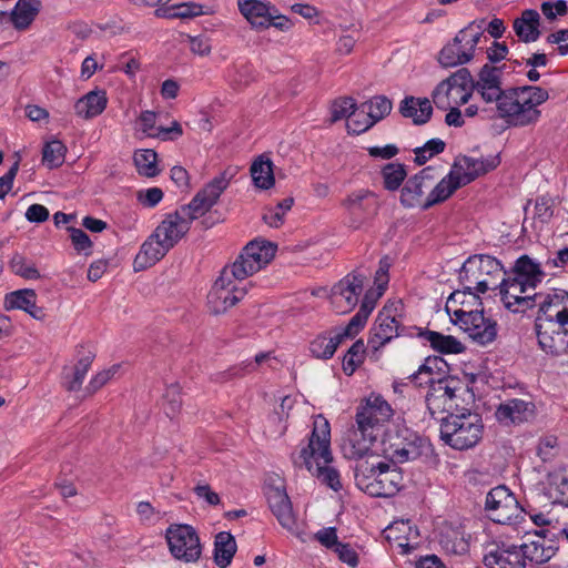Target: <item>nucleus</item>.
Returning <instances> with one entry per match:
<instances>
[{
    "label": "nucleus",
    "instance_id": "6e6d98bb",
    "mask_svg": "<svg viewBox=\"0 0 568 568\" xmlns=\"http://www.w3.org/2000/svg\"><path fill=\"white\" fill-rule=\"evenodd\" d=\"M373 125L374 121H372L371 116L362 108V105L354 111L352 116L346 122L347 132L351 134L364 133Z\"/></svg>",
    "mask_w": 568,
    "mask_h": 568
},
{
    "label": "nucleus",
    "instance_id": "1a4fd4ad",
    "mask_svg": "<svg viewBox=\"0 0 568 568\" xmlns=\"http://www.w3.org/2000/svg\"><path fill=\"white\" fill-rule=\"evenodd\" d=\"M501 274L506 275L503 264L491 255L475 254L464 261V281L481 294L496 288Z\"/></svg>",
    "mask_w": 568,
    "mask_h": 568
},
{
    "label": "nucleus",
    "instance_id": "8fccbe9b",
    "mask_svg": "<svg viewBox=\"0 0 568 568\" xmlns=\"http://www.w3.org/2000/svg\"><path fill=\"white\" fill-rule=\"evenodd\" d=\"M92 362L93 355L89 352L78 359L71 374L65 375V385L69 390H78L81 387Z\"/></svg>",
    "mask_w": 568,
    "mask_h": 568
},
{
    "label": "nucleus",
    "instance_id": "603ef678",
    "mask_svg": "<svg viewBox=\"0 0 568 568\" xmlns=\"http://www.w3.org/2000/svg\"><path fill=\"white\" fill-rule=\"evenodd\" d=\"M67 148L59 140H52L43 146L42 162L49 169L60 166L65 158Z\"/></svg>",
    "mask_w": 568,
    "mask_h": 568
},
{
    "label": "nucleus",
    "instance_id": "ea45409f",
    "mask_svg": "<svg viewBox=\"0 0 568 568\" xmlns=\"http://www.w3.org/2000/svg\"><path fill=\"white\" fill-rule=\"evenodd\" d=\"M373 199H375L373 192L359 189L348 193L343 200L342 205L351 215L362 216L367 213L371 200Z\"/></svg>",
    "mask_w": 568,
    "mask_h": 568
},
{
    "label": "nucleus",
    "instance_id": "39448f33",
    "mask_svg": "<svg viewBox=\"0 0 568 568\" xmlns=\"http://www.w3.org/2000/svg\"><path fill=\"white\" fill-rule=\"evenodd\" d=\"M356 486L373 497H392L403 486L400 470L388 463L372 464L369 469H358L355 474Z\"/></svg>",
    "mask_w": 568,
    "mask_h": 568
},
{
    "label": "nucleus",
    "instance_id": "c85d7f7f",
    "mask_svg": "<svg viewBox=\"0 0 568 568\" xmlns=\"http://www.w3.org/2000/svg\"><path fill=\"white\" fill-rule=\"evenodd\" d=\"M3 306L7 311L22 310L36 320L44 317L43 310L37 306V294L33 290L24 288L8 293Z\"/></svg>",
    "mask_w": 568,
    "mask_h": 568
},
{
    "label": "nucleus",
    "instance_id": "2f4dec72",
    "mask_svg": "<svg viewBox=\"0 0 568 568\" xmlns=\"http://www.w3.org/2000/svg\"><path fill=\"white\" fill-rule=\"evenodd\" d=\"M524 555V565L529 560L536 564H544L551 559L556 554V548L551 540L546 539L544 536L536 535L532 539L519 545Z\"/></svg>",
    "mask_w": 568,
    "mask_h": 568
},
{
    "label": "nucleus",
    "instance_id": "c756f323",
    "mask_svg": "<svg viewBox=\"0 0 568 568\" xmlns=\"http://www.w3.org/2000/svg\"><path fill=\"white\" fill-rule=\"evenodd\" d=\"M448 372L449 366L443 357L428 356L419 366L418 371L410 376V378L419 386H434L437 383V379L443 378V375Z\"/></svg>",
    "mask_w": 568,
    "mask_h": 568
},
{
    "label": "nucleus",
    "instance_id": "864d4df0",
    "mask_svg": "<svg viewBox=\"0 0 568 568\" xmlns=\"http://www.w3.org/2000/svg\"><path fill=\"white\" fill-rule=\"evenodd\" d=\"M362 108L367 112L375 124L390 113L393 105L390 100L386 97L377 95L363 103Z\"/></svg>",
    "mask_w": 568,
    "mask_h": 568
},
{
    "label": "nucleus",
    "instance_id": "bf43d9fd",
    "mask_svg": "<svg viewBox=\"0 0 568 568\" xmlns=\"http://www.w3.org/2000/svg\"><path fill=\"white\" fill-rule=\"evenodd\" d=\"M120 368H121L120 364H113L110 367L98 372L90 379L85 390L90 395L94 394L100 388H102L104 385H106L112 378H114V376L119 373Z\"/></svg>",
    "mask_w": 568,
    "mask_h": 568
},
{
    "label": "nucleus",
    "instance_id": "58836bf2",
    "mask_svg": "<svg viewBox=\"0 0 568 568\" xmlns=\"http://www.w3.org/2000/svg\"><path fill=\"white\" fill-rule=\"evenodd\" d=\"M442 440L454 449H462V416L449 414L440 423Z\"/></svg>",
    "mask_w": 568,
    "mask_h": 568
},
{
    "label": "nucleus",
    "instance_id": "dca6fc26",
    "mask_svg": "<svg viewBox=\"0 0 568 568\" xmlns=\"http://www.w3.org/2000/svg\"><path fill=\"white\" fill-rule=\"evenodd\" d=\"M485 506L491 520L503 525L516 520L523 511L516 496L504 485L487 494Z\"/></svg>",
    "mask_w": 568,
    "mask_h": 568
},
{
    "label": "nucleus",
    "instance_id": "393cba45",
    "mask_svg": "<svg viewBox=\"0 0 568 568\" xmlns=\"http://www.w3.org/2000/svg\"><path fill=\"white\" fill-rule=\"evenodd\" d=\"M108 94L102 88H94L74 103V113L83 120H91L104 112L108 106Z\"/></svg>",
    "mask_w": 568,
    "mask_h": 568
},
{
    "label": "nucleus",
    "instance_id": "052dcab7",
    "mask_svg": "<svg viewBox=\"0 0 568 568\" xmlns=\"http://www.w3.org/2000/svg\"><path fill=\"white\" fill-rule=\"evenodd\" d=\"M356 109L357 106L353 98L345 97L337 99L331 106L332 121L336 122L342 119H346L347 121Z\"/></svg>",
    "mask_w": 568,
    "mask_h": 568
},
{
    "label": "nucleus",
    "instance_id": "423d86ee",
    "mask_svg": "<svg viewBox=\"0 0 568 568\" xmlns=\"http://www.w3.org/2000/svg\"><path fill=\"white\" fill-rule=\"evenodd\" d=\"M241 16L253 30L264 31L275 28L287 32L292 29V20L282 14L278 8L268 0H236Z\"/></svg>",
    "mask_w": 568,
    "mask_h": 568
},
{
    "label": "nucleus",
    "instance_id": "e2e57ef3",
    "mask_svg": "<svg viewBox=\"0 0 568 568\" xmlns=\"http://www.w3.org/2000/svg\"><path fill=\"white\" fill-rule=\"evenodd\" d=\"M554 215L551 201L545 196L538 197L535 202L532 217L541 224L547 223Z\"/></svg>",
    "mask_w": 568,
    "mask_h": 568
},
{
    "label": "nucleus",
    "instance_id": "b1692460",
    "mask_svg": "<svg viewBox=\"0 0 568 568\" xmlns=\"http://www.w3.org/2000/svg\"><path fill=\"white\" fill-rule=\"evenodd\" d=\"M267 500L273 515L280 525L288 531L296 528V518L294 516L291 500L282 488H271L267 493Z\"/></svg>",
    "mask_w": 568,
    "mask_h": 568
},
{
    "label": "nucleus",
    "instance_id": "de8ad7c7",
    "mask_svg": "<svg viewBox=\"0 0 568 568\" xmlns=\"http://www.w3.org/2000/svg\"><path fill=\"white\" fill-rule=\"evenodd\" d=\"M459 31L453 41L446 43L438 53V63L443 68H455L462 63V40L459 39Z\"/></svg>",
    "mask_w": 568,
    "mask_h": 568
},
{
    "label": "nucleus",
    "instance_id": "aec40b11",
    "mask_svg": "<svg viewBox=\"0 0 568 568\" xmlns=\"http://www.w3.org/2000/svg\"><path fill=\"white\" fill-rule=\"evenodd\" d=\"M230 184V176L223 172L210 181L192 201L186 204L195 216H203L219 200L223 191Z\"/></svg>",
    "mask_w": 568,
    "mask_h": 568
},
{
    "label": "nucleus",
    "instance_id": "4c0bfd02",
    "mask_svg": "<svg viewBox=\"0 0 568 568\" xmlns=\"http://www.w3.org/2000/svg\"><path fill=\"white\" fill-rule=\"evenodd\" d=\"M237 546L234 537L229 531H221L214 540V561L220 568H226L235 552Z\"/></svg>",
    "mask_w": 568,
    "mask_h": 568
},
{
    "label": "nucleus",
    "instance_id": "f8f14e48",
    "mask_svg": "<svg viewBox=\"0 0 568 568\" xmlns=\"http://www.w3.org/2000/svg\"><path fill=\"white\" fill-rule=\"evenodd\" d=\"M503 69L486 63L474 79L470 72L464 68V91L468 84L473 92L477 93L486 103H497L505 93L503 89Z\"/></svg>",
    "mask_w": 568,
    "mask_h": 568
},
{
    "label": "nucleus",
    "instance_id": "4be33fe9",
    "mask_svg": "<svg viewBox=\"0 0 568 568\" xmlns=\"http://www.w3.org/2000/svg\"><path fill=\"white\" fill-rule=\"evenodd\" d=\"M434 104L442 110H448L462 102V70L455 71L439 82L432 94Z\"/></svg>",
    "mask_w": 568,
    "mask_h": 568
},
{
    "label": "nucleus",
    "instance_id": "f257e3e1",
    "mask_svg": "<svg viewBox=\"0 0 568 568\" xmlns=\"http://www.w3.org/2000/svg\"><path fill=\"white\" fill-rule=\"evenodd\" d=\"M390 261L383 257L379 261L378 268L375 273L374 286L369 288L362 301L358 312L351 318L348 324L343 328H336L327 334L316 336L310 344L311 354L320 359L332 358L338 345L346 338H352L364 327L369 314L375 308L377 300L387 288L389 276L388 271Z\"/></svg>",
    "mask_w": 568,
    "mask_h": 568
},
{
    "label": "nucleus",
    "instance_id": "72a5a7b5",
    "mask_svg": "<svg viewBox=\"0 0 568 568\" xmlns=\"http://www.w3.org/2000/svg\"><path fill=\"white\" fill-rule=\"evenodd\" d=\"M400 113L415 124H424L430 119L433 106L427 98L407 97L402 101Z\"/></svg>",
    "mask_w": 568,
    "mask_h": 568
},
{
    "label": "nucleus",
    "instance_id": "20e7f679",
    "mask_svg": "<svg viewBox=\"0 0 568 568\" xmlns=\"http://www.w3.org/2000/svg\"><path fill=\"white\" fill-rule=\"evenodd\" d=\"M549 99L546 89L537 85L508 88L497 101L496 111L509 126H528L539 121V105Z\"/></svg>",
    "mask_w": 568,
    "mask_h": 568
},
{
    "label": "nucleus",
    "instance_id": "2eb2a0df",
    "mask_svg": "<svg viewBox=\"0 0 568 568\" xmlns=\"http://www.w3.org/2000/svg\"><path fill=\"white\" fill-rule=\"evenodd\" d=\"M197 219L187 205H182L166 214L153 232L155 237H160L172 248L186 235L193 221Z\"/></svg>",
    "mask_w": 568,
    "mask_h": 568
},
{
    "label": "nucleus",
    "instance_id": "680f3d73",
    "mask_svg": "<svg viewBox=\"0 0 568 568\" xmlns=\"http://www.w3.org/2000/svg\"><path fill=\"white\" fill-rule=\"evenodd\" d=\"M187 44L192 53L206 57L212 51V40L205 34L187 36Z\"/></svg>",
    "mask_w": 568,
    "mask_h": 568
},
{
    "label": "nucleus",
    "instance_id": "0eeeda50",
    "mask_svg": "<svg viewBox=\"0 0 568 568\" xmlns=\"http://www.w3.org/2000/svg\"><path fill=\"white\" fill-rule=\"evenodd\" d=\"M250 286L251 283L237 280L231 270L224 267L209 292L210 310L214 314L225 313L244 298Z\"/></svg>",
    "mask_w": 568,
    "mask_h": 568
},
{
    "label": "nucleus",
    "instance_id": "9b49d317",
    "mask_svg": "<svg viewBox=\"0 0 568 568\" xmlns=\"http://www.w3.org/2000/svg\"><path fill=\"white\" fill-rule=\"evenodd\" d=\"M171 555L183 562H195L202 554L197 531L186 524H172L165 530Z\"/></svg>",
    "mask_w": 568,
    "mask_h": 568
},
{
    "label": "nucleus",
    "instance_id": "79ce46f5",
    "mask_svg": "<svg viewBox=\"0 0 568 568\" xmlns=\"http://www.w3.org/2000/svg\"><path fill=\"white\" fill-rule=\"evenodd\" d=\"M483 432L481 416L478 413L464 412V449L476 446L483 437Z\"/></svg>",
    "mask_w": 568,
    "mask_h": 568
},
{
    "label": "nucleus",
    "instance_id": "9d476101",
    "mask_svg": "<svg viewBox=\"0 0 568 568\" xmlns=\"http://www.w3.org/2000/svg\"><path fill=\"white\" fill-rule=\"evenodd\" d=\"M276 245L264 240H254L245 245L239 257L226 266L237 280H245L264 268L275 256Z\"/></svg>",
    "mask_w": 568,
    "mask_h": 568
},
{
    "label": "nucleus",
    "instance_id": "4d7b16f0",
    "mask_svg": "<svg viewBox=\"0 0 568 568\" xmlns=\"http://www.w3.org/2000/svg\"><path fill=\"white\" fill-rule=\"evenodd\" d=\"M365 345L363 341L355 342L343 359V371L347 375H352L362 364L364 358Z\"/></svg>",
    "mask_w": 568,
    "mask_h": 568
},
{
    "label": "nucleus",
    "instance_id": "c9c22d12",
    "mask_svg": "<svg viewBox=\"0 0 568 568\" xmlns=\"http://www.w3.org/2000/svg\"><path fill=\"white\" fill-rule=\"evenodd\" d=\"M251 176L256 187L268 190L275 183L273 162L265 155H258L251 165Z\"/></svg>",
    "mask_w": 568,
    "mask_h": 568
},
{
    "label": "nucleus",
    "instance_id": "13d9d810",
    "mask_svg": "<svg viewBox=\"0 0 568 568\" xmlns=\"http://www.w3.org/2000/svg\"><path fill=\"white\" fill-rule=\"evenodd\" d=\"M136 130L146 138H158L161 135V126H156V113L153 111H143L136 120Z\"/></svg>",
    "mask_w": 568,
    "mask_h": 568
},
{
    "label": "nucleus",
    "instance_id": "bb28decb",
    "mask_svg": "<svg viewBox=\"0 0 568 568\" xmlns=\"http://www.w3.org/2000/svg\"><path fill=\"white\" fill-rule=\"evenodd\" d=\"M511 275L534 291L546 277L541 264L526 254L516 260Z\"/></svg>",
    "mask_w": 568,
    "mask_h": 568
},
{
    "label": "nucleus",
    "instance_id": "5fc2aeb1",
    "mask_svg": "<svg viewBox=\"0 0 568 568\" xmlns=\"http://www.w3.org/2000/svg\"><path fill=\"white\" fill-rule=\"evenodd\" d=\"M445 142L438 138L428 140L422 146L414 149L415 163L418 165L425 164L428 160L435 155L442 153L445 150Z\"/></svg>",
    "mask_w": 568,
    "mask_h": 568
},
{
    "label": "nucleus",
    "instance_id": "69168bd1",
    "mask_svg": "<svg viewBox=\"0 0 568 568\" xmlns=\"http://www.w3.org/2000/svg\"><path fill=\"white\" fill-rule=\"evenodd\" d=\"M459 293L460 292L458 290L452 292L445 304V311L449 316L450 323L454 325L462 323V302H458L457 300Z\"/></svg>",
    "mask_w": 568,
    "mask_h": 568
},
{
    "label": "nucleus",
    "instance_id": "49530a36",
    "mask_svg": "<svg viewBox=\"0 0 568 568\" xmlns=\"http://www.w3.org/2000/svg\"><path fill=\"white\" fill-rule=\"evenodd\" d=\"M158 17L163 18H194L204 14L203 6L194 2L155 9Z\"/></svg>",
    "mask_w": 568,
    "mask_h": 568
},
{
    "label": "nucleus",
    "instance_id": "4468645a",
    "mask_svg": "<svg viewBox=\"0 0 568 568\" xmlns=\"http://www.w3.org/2000/svg\"><path fill=\"white\" fill-rule=\"evenodd\" d=\"M464 334L473 344L485 347L496 341L498 324L484 308L464 310Z\"/></svg>",
    "mask_w": 568,
    "mask_h": 568
},
{
    "label": "nucleus",
    "instance_id": "ddd939ff",
    "mask_svg": "<svg viewBox=\"0 0 568 568\" xmlns=\"http://www.w3.org/2000/svg\"><path fill=\"white\" fill-rule=\"evenodd\" d=\"M402 310V303L396 301L385 305L378 313L368 339V347L374 352L399 335Z\"/></svg>",
    "mask_w": 568,
    "mask_h": 568
},
{
    "label": "nucleus",
    "instance_id": "7ed1b4c3",
    "mask_svg": "<svg viewBox=\"0 0 568 568\" xmlns=\"http://www.w3.org/2000/svg\"><path fill=\"white\" fill-rule=\"evenodd\" d=\"M298 459L322 484L335 491L342 488L331 449V426L324 416L314 417L311 435L307 443L302 445Z\"/></svg>",
    "mask_w": 568,
    "mask_h": 568
},
{
    "label": "nucleus",
    "instance_id": "473e14b6",
    "mask_svg": "<svg viewBox=\"0 0 568 568\" xmlns=\"http://www.w3.org/2000/svg\"><path fill=\"white\" fill-rule=\"evenodd\" d=\"M462 181L460 174L453 170L444 176L429 192L423 204V209H428L435 204L447 200L453 192L459 186Z\"/></svg>",
    "mask_w": 568,
    "mask_h": 568
},
{
    "label": "nucleus",
    "instance_id": "412c9836",
    "mask_svg": "<svg viewBox=\"0 0 568 568\" xmlns=\"http://www.w3.org/2000/svg\"><path fill=\"white\" fill-rule=\"evenodd\" d=\"M535 416V404L520 398H511L501 403L496 412V419L503 425H515L529 422Z\"/></svg>",
    "mask_w": 568,
    "mask_h": 568
},
{
    "label": "nucleus",
    "instance_id": "f3484780",
    "mask_svg": "<svg viewBox=\"0 0 568 568\" xmlns=\"http://www.w3.org/2000/svg\"><path fill=\"white\" fill-rule=\"evenodd\" d=\"M364 281L362 274H348L332 287L329 302L335 313L346 314L357 305Z\"/></svg>",
    "mask_w": 568,
    "mask_h": 568
},
{
    "label": "nucleus",
    "instance_id": "0e129e2a",
    "mask_svg": "<svg viewBox=\"0 0 568 568\" xmlns=\"http://www.w3.org/2000/svg\"><path fill=\"white\" fill-rule=\"evenodd\" d=\"M558 450V440L555 436L541 438L537 447V454L544 462L551 460Z\"/></svg>",
    "mask_w": 568,
    "mask_h": 568
},
{
    "label": "nucleus",
    "instance_id": "09e8293b",
    "mask_svg": "<svg viewBox=\"0 0 568 568\" xmlns=\"http://www.w3.org/2000/svg\"><path fill=\"white\" fill-rule=\"evenodd\" d=\"M383 185L388 191H396L400 187L407 176L405 165L398 162H390L382 169Z\"/></svg>",
    "mask_w": 568,
    "mask_h": 568
},
{
    "label": "nucleus",
    "instance_id": "37998d69",
    "mask_svg": "<svg viewBox=\"0 0 568 568\" xmlns=\"http://www.w3.org/2000/svg\"><path fill=\"white\" fill-rule=\"evenodd\" d=\"M133 160L136 171L140 175L145 178H154L160 173L158 154L154 150H136Z\"/></svg>",
    "mask_w": 568,
    "mask_h": 568
},
{
    "label": "nucleus",
    "instance_id": "c03bdc74",
    "mask_svg": "<svg viewBox=\"0 0 568 568\" xmlns=\"http://www.w3.org/2000/svg\"><path fill=\"white\" fill-rule=\"evenodd\" d=\"M424 339L437 352L443 354H458L462 352V343L450 335L427 331L423 334Z\"/></svg>",
    "mask_w": 568,
    "mask_h": 568
},
{
    "label": "nucleus",
    "instance_id": "338daca9",
    "mask_svg": "<svg viewBox=\"0 0 568 568\" xmlns=\"http://www.w3.org/2000/svg\"><path fill=\"white\" fill-rule=\"evenodd\" d=\"M163 199V191L160 187H149L138 192V201L145 207L156 206Z\"/></svg>",
    "mask_w": 568,
    "mask_h": 568
},
{
    "label": "nucleus",
    "instance_id": "a878e982",
    "mask_svg": "<svg viewBox=\"0 0 568 568\" xmlns=\"http://www.w3.org/2000/svg\"><path fill=\"white\" fill-rule=\"evenodd\" d=\"M379 437L373 434L363 433L362 429L356 426L355 429L351 430L347 439L343 444V452L347 458L359 459L368 455H376L377 452L373 448L374 443Z\"/></svg>",
    "mask_w": 568,
    "mask_h": 568
},
{
    "label": "nucleus",
    "instance_id": "a19ab883",
    "mask_svg": "<svg viewBox=\"0 0 568 568\" xmlns=\"http://www.w3.org/2000/svg\"><path fill=\"white\" fill-rule=\"evenodd\" d=\"M433 388L435 392H442L440 396L444 398L446 408L452 409L454 406H458V404H454L458 399L462 389V381L458 376L448 375L438 378Z\"/></svg>",
    "mask_w": 568,
    "mask_h": 568
},
{
    "label": "nucleus",
    "instance_id": "a18cd8bd",
    "mask_svg": "<svg viewBox=\"0 0 568 568\" xmlns=\"http://www.w3.org/2000/svg\"><path fill=\"white\" fill-rule=\"evenodd\" d=\"M550 495L561 505L568 506V469L558 468L548 476Z\"/></svg>",
    "mask_w": 568,
    "mask_h": 568
},
{
    "label": "nucleus",
    "instance_id": "f03ea898",
    "mask_svg": "<svg viewBox=\"0 0 568 568\" xmlns=\"http://www.w3.org/2000/svg\"><path fill=\"white\" fill-rule=\"evenodd\" d=\"M535 331L540 348L547 354H568V292L554 290L538 302Z\"/></svg>",
    "mask_w": 568,
    "mask_h": 568
},
{
    "label": "nucleus",
    "instance_id": "cd10ccee",
    "mask_svg": "<svg viewBox=\"0 0 568 568\" xmlns=\"http://www.w3.org/2000/svg\"><path fill=\"white\" fill-rule=\"evenodd\" d=\"M171 248L153 232L142 244L134 258L135 271L145 270L158 263Z\"/></svg>",
    "mask_w": 568,
    "mask_h": 568
},
{
    "label": "nucleus",
    "instance_id": "7c9ffc66",
    "mask_svg": "<svg viewBox=\"0 0 568 568\" xmlns=\"http://www.w3.org/2000/svg\"><path fill=\"white\" fill-rule=\"evenodd\" d=\"M540 14L537 10L526 9L514 20L513 29L524 43H531L540 37Z\"/></svg>",
    "mask_w": 568,
    "mask_h": 568
},
{
    "label": "nucleus",
    "instance_id": "3c124183",
    "mask_svg": "<svg viewBox=\"0 0 568 568\" xmlns=\"http://www.w3.org/2000/svg\"><path fill=\"white\" fill-rule=\"evenodd\" d=\"M294 204L293 197H286L274 206H268L263 213L264 222L271 227H280L284 223V217L291 211Z\"/></svg>",
    "mask_w": 568,
    "mask_h": 568
},
{
    "label": "nucleus",
    "instance_id": "a211bd4d",
    "mask_svg": "<svg viewBox=\"0 0 568 568\" xmlns=\"http://www.w3.org/2000/svg\"><path fill=\"white\" fill-rule=\"evenodd\" d=\"M501 295V301L507 310L513 313L525 312L527 308L534 306L535 301L538 298L540 302L544 296L531 294L530 287L524 285L515 276L508 275L504 277L500 283H497Z\"/></svg>",
    "mask_w": 568,
    "mask_h": 568
},
{
    "label": "nucleus",
    "instance_id": "5701e85b",
    "mask_svg": "<svg viewBox=\"0 0 568 568\" xmlns=\"http://www.w3.org/2000/svg\"><path fill=\"white\" fill-rule=\"evenodd\" d=\"M432 168L423 169L418 174L410 178L404 185L400 194V202L407 207L422 206L425 202V191L432 187Z\"/></svg>",
    "mask_w": 568,
    "mask_h": 568
},
{
    "label": "nucleus",
    "instance_id": "6ab92c4d",
    "mask_svg": "<svg viewBox=\"0 0 568 568\" xmlns=\"http://www.w3.org/2000/svg\"><path fill=\"white\" fill-rule=\"evenodd\" d=\"M483 551V562L487 568H525L518 545L490 542L485 545Z\"/></svg>",
    "mask_w": 568,
    "mask_h": 568
},
{
    "label": "nucleus",
    "instance_id": "f704fd0d",
    "mask_svg": "<svg viewBox=\"0 0 568 568\" xmlns=\"http://www.w3.org/2000/svg\"><path fill=\"white\" fill-rule=\"evenodd\" d=\"M499 163L498 154L480 159L464 155V185L493 171Z\"/></svg>",
    "mask_w": 568,
    "mask_h": 568
},
{
    "label": "nucleus",
    "instance_id": "e433bc0d",
    "mask_svg": "<svg viewBox=\"0 0 568 568\" xmlns=\"http://www.w3.org/2000/svg\"><path fill=\"white\" fill-rule=\"evenodd\" d=\"M40 10V2L38 0H18L11 11V22L18 30H24L36 19Z\"/></svg>",
    "mask_w": 568,
    "mask_h": 568
},
{
    "label": "nucleus",
    "instance_id": "774afa93",
    "mask_svg": "<svg viewBox=\"0 0 568 568\" xmlns=\"http://www.w3.org/2000/svg\"><path fill=\"white\" fill-rule=\"evenodd\" d=\"M333 551L347 566L355 568L358 565V555L349 544L339 542Z\"/></svg>",
    "mask_w": 568,
    "mask_h": 568
},
{
    "label": "nucleus",
    "instance_id": "6e6552de",
    "mask_svg": "<svg viewBox=\"0 0 568 568\" xmlns=\"http://www.w3.org/2000/svg\"><path fill=\"white\" fill-rule=\"evenodd\" d=\"M393 415L394 410L390 404L379 394L373 393L357 407L356 426L363 433L382 437Z\"/></svg>",
    "mask_w": 568,
    "mask_h": 568
}]
</instances>
